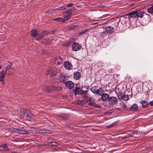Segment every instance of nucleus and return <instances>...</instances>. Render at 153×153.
Segmentation results:
<instances>
[{"label": "nucleus", "mask_w": 153, "mask_h": 153, "mask_svg": "<svg viewBox=\"0 0 153 153\" xmlns=\"http://www.w3.org/2000/svg\"><path fill=\"white\" fill-rule=\"evenodd\" d=\"M88 104L89 105L93 106L97 108H101V107L99 105H98L95 103L94 100L92 98H90L87 101Z\"/></svg>", "instance_id": "f257e3e1"}, {"label": "nucleus", "mask_w": 153, "mask_h": 153, "mask_svg": "<svg viewBox=\"0 0 153 153\" xmlns=\"http://www.w3.org/2000/svg\"><path fill=\"white\" fill-rule=\"evenodd\" d=\"M56 90V87L51 85L45 87L43 89L44 91L46 92H49L51 91H55Z\"/></svg>", "instance_id": "f03ea898"}, {"label": "nucleus", "mask_w": 153, "mask_h": 153, "mask_svg": "<svg viewBox=\"0 0 153 153\" xmlns=\"http://www.w3.org/2000/svg\"><path fill=\"white\" fill-rule=\"evenodd\" d=\"M72 49L75 51H78L81 48V46L79 43L74 42V43L72 46Z\"/></svg>", "instance_id": "7ed1b4c3"}, {"label": "nucleus", "mask_w": 153, "mask_h": 153, "mask_svg": "<svg viewBox=\"0 0 153 153\" xmlns=\"http://www.w3.org/2000/svg\"><path fill=\"white\" fill-rule=\"evenodd\" d=\"M64 18L66 21L68 20L70 18L71 14V10H69L67 12L64 13Z\"/></svg>", "instance_id": "20e7f679"}, {"label": "nucleus", "mask_w": 153, "mask_h": 153, "mask_svg": "<svg viewBox=\"0 0 153 153\" xmlns=\"http://www.w3.org/2000/svg\"><path fill=\"white\" fill-rule=\"evenodd\" d=\"M6 74L5 71H4V70H3L0 72V81L3 84L4 83V78Z\"/></svg>", "instance_id": "39448f33"}, {"label": "nucleus", "mask_w": 153, "mask_h": 153, "mask_svg": "<svg viewBox=\"0 0 153 153\" xmlns=\"http://www.w3.org/2000/svg\"><path fill=\"white\" fill-rule=\"evenodd\" d=\"M108 101L110 104L114 105L117 103V99L115 97H112L109 98Z\"/></svg>", "instance_id": "423d86ee"}, {"label": "nucleus", "mask_w": 153, "mask_h": 153, "mask_svg": "<svg viewBox=\"0 0 153 153\" xmlns=\"http://www.w3.org/2000/svg\"><path fill=\"white\" fill-rule=\"evenodd\" d=\"M12 131L13 132L18 133L22 134H28V133L26 131L19 128H13Z\"/></svg>", "instance_id": "0eeeda50"}, {"label": "nucleus", "mask_w": 153, "mask_h": 153, "mask_svg": "<svg viewBox=\"0 0 153 153\" xmlns=\"http://www.w3.org/2000/svg\"><path fill=\"white\" fill-rule=\"evenodd\" d=\"M64 66L67 70H71L73 66L69 62L67 61L64 63Z\"/></svg>", "instance_id": "6e6552de"}, {"label": "nucleus", "mask_w": 153, "mask_h": 153, "mask_svg": "<svg viewBox=\"0 0 153 153\" xmlns=\"http://www.w3.org/2000/svg\"><path fill=\"white\" fill-rule=\"evenodd\" d=\"M98 94L101 96V99L102 101H106L107 100H108L109 96L107 94Z\"/></svg>", "instance_id": "1a4fd4ad"}, {"label": "nucleus", "mask_w": 153, "mask_h": 153, "mask_svg": "<svg viewBox=\"0 0 153 153\" xmlns=\"http://www.w3.org/2000/svg\"><path fill=\"white\" fill-rule=\"evenodd\" d=\"M65 84L66 87L70 89L73 88L74 85V83L71 81L66 82Z\"/></svg>", "instance_id": "9d476101"}, {"label": "nucleus", "mask_w": 153, "mask_h": 153, "mask_svg": "<svg viewBox=\"0 0 153 153\" xmlns=\"http://www.w3.org/2000/svg\"><path fill=\"white\" fill-rule=\"evenodd\" d=\"M62 59L59 56H57L55 60V63L56 65L62 64Z\"/></svg>", "instance_id": "9b49d317"}, {"label": "nucleus", "mask_w": 153, "mask_h": 153, "mask_svg": "<svg viewBox=\"0 0 153 153\" xmlns=\"http://www.w3.org/2000/svg\"><path fill=\"white\" fill-rule=\"evenodd\" d=\"M57 75L58 76V78L59 81L63 82L64 81L65 78L64 75H63L60 72H59L57 73Z\"/></svg>", "instance_id": "f8f14e48"}, {"label": "nucleus", "mask_w": 153, "mask_h": 153, "mask_svg": "<svg viewBox=\"0 0 153 153\" xmlns=\"http://www.w3.org/2000/svg\"><path fill=\"white\" fill-rule=\"evenodd\" d=\"M137 11L136 10L132 12L128 13L127 15L129 16V18H134L137 17Z\"/></svg>", "instance_id": "ddd939ff"}, {"label": "nucleus", "mask_w": 153, "mask_h": 153, "mask_svg": "<svg viewBox=\"0 0 153 153\" xmlns=\"http://www.w3.org/2000/svg\"><path fill=\"white\" fill-rule=\"evenodd\" d=\"M52 41V38L51 39H43L42 41V42L44 44H49L52 43L51 42Z\"/></svg>", "instance_id": "4468645a"}, {"label": "nucleus", "mask_w": 153, "mask_h": 153, "mask_svg": "<svg viewBox=\"0 0 153 153\" xmlns=\"http://www.w3.org/2000/svg\"><path fill=\"white\" fill-rule=\"evenodd\" d=\"M105 30L107 32L110 33H113V31L112 27L110 26L106 27L105 28Z\"/></svg>", "instance_id": "2eb2a0df"}, {"label": "nucleus", "mask_w": 153, "mask_h": 153, "mask_svg": "<svg viewBox=\"0 0 153 153\" xmlns=\"http://www.w3.org/2000/svg\"><path fill=\"white\" fill-rule=\"evenodd\" d=\"M138 106L137 104H134L130 108V109L131 111H136L137 110Z\"/></svg>", "instance_id": "dca6fc26"}, {"label": "nucleus", "mask_w": 153, "mask_h": 153, "mask_svg": "<svg viewBox=\"0 0 153 153\" xmlns=\"http://www.w3.org/2000/svg\"><path fill=\"white\" fill-rule=\"evenodd\" d=\"M137 11V18L140 17L142 18L144 16V14H145L144 12H142L141 11H139L137 10H136Z\"/></svg>", "instance_id": "f3484780"}, {"label": "nucleus", "mask_w": 153, "mask_h": 153, "mask_svg": "<svg viewBox=\"0 0 153 153\" xmlns=\"http://www.w3.org/2000/svg\"><path fill=\"white\" fill-rule=\"evenodd\" d=\"M74 77L75 79H78L81 77V74L79 72H76L74 74Z\"/></svg>", "instance_id": "a211bd4d"}, {"label": "nucleus", "mask_w": 153, "mask_h": 153, "mask_svg": "<svg viewBox=\"0 0 153 153\" xmlns=\"http://www.w3.org/2000/svg\"><path fill=\"white\" fill-rule=\"evenodd\" d=\"M21 114L22 116H25L26 113L27 112V110L25 108H22L20 110Z\"/></svg>", "instance_id": "6ab92c4d"}, {"label": "nucleus", "mask_w": 153, "mask_h": 153, "mask_svg": "<svg viewBox=\"0 0 153 153\" xmlns=\"http://www.w3.org/2000/svg\"><path fill=\"white\" fill-rule=\"evenodd\" d=\"M8 149L7 145L3 144L0 146V149L2 151L7 150Z\"/></svg>", "instance_id": "aec40b11"}, {"label": "nucleus", "mask_w": 153, "mask_h": 153, "mask_svg": "<svg viewBox=\"0 0 153 153\" xmlns=\"http://www.w3.org/2000/svg\"><path fill=\"white\" fill-rule=\"evenodd\" d=\"M13 68H11L10 69L8 70L7 71L5 72L6 74L9 75H12L13 73Z\"/></svg>", "instance_id": "412c9836"}, {"label": "nucleus", "mask_w": 153, "mask_h": 153, "mask_svg": "<svg viewBox=\"0 0 153 153\" xmlns=\"http://www.w3.org/2000/svg\"><path fill=\"white\" fill-rule=\"evenodd\" d=\"M33 116L31 113H29L28 114H27L26 117H25L26 120H29L33 118Z\"/></svg>", "instance_id": "4be33fe9"}, {"label": "nucleus", "mask_w": 153, "mask_h": 153, "mask_svg": "<svg viewBox=\"0 0 153 153\" xmlns=\"http://www.w3.org/2000/svg\"><path fill=\"white\" fill-rule=\"evenodd\" d=\"M53 20L55 21H57L61 23H64V21L61 18H57L53 19Z\"/></svg>", "instance_id": "5701e85b"}, {"label": "nucleus", "mask_w": 153, "mask_h": 153, "mask_svg": "<svg viewBox=\"0 0 153 153\" xmlns=\"http://www.w3.org/2000/svg\"><path fill=\"white\" fill-rule=\"evenodd\" d=\"M59 117L64 119H67L68 118V116L67 114H62L59 115Z\"/></svg>", "instance_id": "b1692460"}, {"label": "nucleus", "mask_w": 153, "mask_h": 153, "mask_svg": "<svg viewBox=\"0 0 153 153\" xmlns=\"http://www.w3.org/2000/svg\"><path fill=\"white\" fill-rule=\"evenodd\" d=\"M59 70H57L56 71H53L51 72V76L53 77L55 75H56L57 74V73L58 72H59Z\"/></svg>", "instance_id": "393cba45"}, {"label": "nucleus", "mask_w": 153, "mask_h": 153, "mask_svg": "<svg viewBox=\"0 0 153 153\" xmlns=\"http://www.w3.org/2000/svg\"><path fill=\"white\" fill-rule=\"evenodd\" d=\"M6 64H7V65L6 67V68L5 70V71L6 72L8 71V70L10 69L11 66V64L10 63H8L7 64V63L6 62Z\"/></svg>", "instance_id": "a878e982"}, {"label": "nucleus", "mask_w": 153, "mask_h": 153, "mask_svg": "<svg viewBox=\"0 0 153 153\" xmlns=\"http://www.w3.org/2000/svg\"><path fill=\"white\" fill-rule=\"evenodd\" d=\"M147 11L150 13L152 14L153 13V4L148 9Z\"/></svg>", "instance_id": "bb28decb"}, {"label": "nucleus", "mask_w": 153, "mask_h": 153, "mask_svg": "<svg viewBox=\"0 0 153 153\" xmlns=\"http://www.w3.org/2000/svg\"><path fill=\"white\" fill-rule=\"evenodd\" d=\"M81 89L80 88L76 87L75 90L76 94H79L81 93Z\"/></svg>", "instance_id": "cd10ccee"}, {"label": "nucleus", "mask_w": 153, "mask_h": 153, "mask_svg": "<svg viewBox=\"0 0 153 153\" xmlns=\"http://www.w3.org/2000/svg\"><path fill=\"white\" fill-rule=\"evenodd\" d=\"M91 90L93 93L95 94H98L99 92V90L94 88H92L91 89Z\"/></svg>", "instance_id": "c85d7f7f"}, {"label": "nucleus", "mask_w": 153, "mask_h": 153, "mask_svg": "<svg viewBox=\"0 0 153 153\" xmlns=\"http://www.w3.org/2000/svg\"><path fill=\"white\" fill-rule=\"evenodd\" d=\"M77 103L78 105H83L85 103V101L84 100L78 101L77 102Z\"/></svg>", "instance_id": "c756f323"}, {"label": "nucleus", "mask_w": 153, "mask_h": 153, "mask_svg": "<svg viewBox=\"0 0 153 153\" xmlns=\"http://www.w3.org/2000/svg\"><path fill=\"white\" fill-rule=\"evenodd\" d=\"M37 31L36 30H34L32 31L31 35L33 37L35 36L37 34Z\"/></svg>", "instance_id": "7c9ffc66"}, {"label": "nucleus", "mask_w": 153, "mask_h": 153, "mask_svg": "<svg viewBox=\"0 0 153 153\" xmlns=\"http://www.w3.org/2000/svg\"><path fill=\"white\" fill-rule=\"evenodd\" d=\"M140 102L142 104V106L144 107H146L148 105V103L146 101H143Z\"/></svg>", "instance_id": "2f4dec72"}, {"label": "nucleus", "mask_w": 153, "mask_h": 153, "mask_svg": "<svg viewBox=\"0 0 153 153\" xmlns=\"http://www.w3.org/2000/svg\"><path fill=\"white\" fill-rule=\"evenodd\" d=\"M120 105L122 108H125L126 107V105L125 103L123 102H121L120 103Z\"/></svg>", "instance_id": "473e14b6"}, {"label": "nucleus", "mask_w": 153, "mask_h": 153, "mask_svg": "<svg viewBox=\"0 0 153 153\" xmlns=\"http://www.w3.org/2000/svg\"><path fill=\"white\" fill-rule=\"evenodd\" d=\"M59 145V143L56 142H52L51 143V145L52 146H57Z\"/></svg>", "instance_id": "72a5a7b5"}, {"label": "nucleus", "mask_w": 153, "mask_h": 153, "mask_svg": "<svg viewBox=\"0 0 153 153\" xmlns=\"http://www.w3.org/2000/svg\"><path fill=\"white\" fill-rule=\"evenodd\" d=\"M123 99L125 100H129V97L127 95H124Z\"/></svg>", "instance_id": "f704fd0d"}, {"label": "nucleus", "mask_w": 153, "mask_h": 153, "mask_svg": "<svg viewBox=\"0 0 153 153\" xmlns=\"http://www.w3.org/2000/svg\"><path fill=\"white\" fill-rule=\"evenodd\" d=\"M42 38H43V36H37L36 37V39L38 40H41Z\"/></svg>", "instance_id": "c9c22d12"}, {"label": "nucleus", "mask_w": 153, "mask_h": 153, "mask_svg": "<svg viewBox=\"0 0 153 153\" xmlns=\"http://www.w3.org/2000/svg\"><path fill=\"white\" fill-rule=\"evenodd\" d=\"M88 30V29H85V30H82L81 31V32H80V33H79V34H83L84 33H86Z\"/></svg>", "instance_id": "e433bc0d"}, {"label": "nucleus", "mask_w": 153, "mask_h": 153, "mask_svg": "<svg viewBox=\"0 0 153 153\" xmlns=\"http://www.w3.org/2000/svg\"><path fill=\"white\" fill-rule=\"evenodd\" d=\"M124 95L123 94L120 93L119 94L118 97H119V98H123Z\"/></svg>", "instance_id": "4c0bfd02"}, {"label": "nucleus", "mask_w": 153, "mask_h": 153, "mask_svg": "<svg viewBox=\"0 0 153 153\" xmlns=\"http://www.w3.org/2000/svg\"><path fill=\"white\" fill-rule=\"evenodd\" d=\"M65 9V6H62L59 7L58 8V10H63Z\"/></svg>", "instance_id": "58836bf2"}, {"label": "nucleus", "mask_w": 153, "mask_h": 153, "mask_svg": "<svg viewBox=\"0 0 153 153\" xmlns=\"http://www.w3.org/2000/svg\"><path fill=\"white\" fill-rule=\"evenodd\" d=\"M131 135V137H137V135L135 134L134 132L133 133H132Z\"/></svg>", "instance_id": "ea45409f"}, {"label": "nucleus", "mask_w": 153, "mask_h": 153, "mask_svg": "<svg viewBox=\"0 0 153 153\" xmlns=\"http://www.w3.org/2000/svg\"><path fill=\"white\" fill-rule=\"evenodd\" d=\"M130 137H131V135H128L127 136H125L123 137V138L125 139L128 138H129Z\"/></svg>", "instance_id": "a19ab883"}, {"label": "nucleus", "mask_w": 153, "mask_h": 153, "mask_svg": "<svg viewBox=\"0 0 153 153\" xmlns=\"http://www.w3.org/2000/svg\"><path fill=\"white\" fill-rule=\"evenodd\" d=\"M115 125V124L114 123H113L110 125H109V126H107V127L108 128H110L111 127H112V126H114Z\"/></svg>", "instance_id": "79ce46f5"}, {"label": "nucleus", "mask_w": 153, "mask_h": 153, "mask_svg": "<svg viewBox=\"0 0 153 153\" xmlns=\"http://www.w3.org/2000/svg\"><path fill=\"white\" fill-rule=\"evenodd\" d=\"M44 50L43 49H42V52L41 53V52H40V53L41 54H45V53H46V52H44Z\"/></svg>", "instance_id": "37998d69"}, {"label": "nucleus", "mask_w": 153, "mask_h": 153, "mask_svg": "<svg viewBox=\"0 0 153 153\" xmlns=\"http://www.w3.org/2000/svg\"><path fill=\"white\" fill-rule=\"evenodd\" d=\"M149 104L152 106H153V100L149 102Z\"/></svg>", "instance_id": "c03bdc74"}, {"label": "nucleus", "mask_w": 153, "mask_h": 153, "mask_svg": "<svg viewBox=\"0 0 153 153\" xmlns=\"http://www.w3.org/2000/svg\"><path fill=\"white\" fill-rule=\"evenodd\" d=\"M72 5V4H68V7H70Z\"/></svg>", "instance_id": "a18cd8bd"}, {"label": "nucleus", "mask_w": 153, "mask_h": 153, "mask_svg": "<svg viewBox=\"0 0 153 153\" xmlns=\"http://www.w3.org/2000/svg\"><path fill=\"white\" fill-rule=\"evenodd\" d=\"M98 23H93L91 24V25H94L98 24Z\"/></svg>", "instance_id": "49530a36"}, {"label": "nucleus", "mask_w": 153, "mask_h": 153, "mask_svg": "<svg viewBox=\"0 0 153 153\" xmlns=\"http://www.w3.org/2000/svg\"><path fill=\"white\" fill-rule=\"evenodd\" d=\"M2 68V66L1 65H0V70Z\"/></svg>", "instance_id": "de8ad7c7"}]
</instances>
